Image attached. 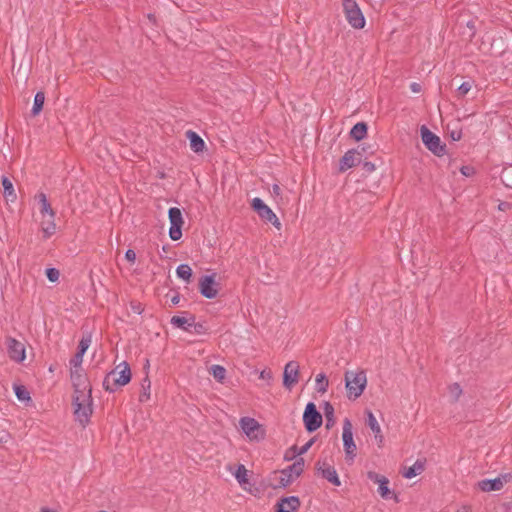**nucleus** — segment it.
<instances>
[{"mask_svg": "<svg viewBox=\"0 0 512 512\" xmlns=\"http://www.w3.org/2000/svg\"><path fill=\"white\" fill-rule=\"evenodd\" d=\"M361 157V152H359L358 150H348L340 160L339 171L344 172L356 166L358 163H360Z\"/></svg>", "mask_w": 512, "mask_h": 512, "instance_id": "18", "label": "nucleus"}, {"mask_svg": "<svg viewBox=\"0 0 512 512\" xmlns=\"http://www.w3.org/2000/svg\"><path fill=\"white\" fill-rule=\"evenodd\" d=\"M194 320L193 316H173L170 322L176 328L188 330L194 325Z\"/></svg>", "mask_w": 512, "mask_h": 512, "instance_id": "22", "label": "nucleus"}, {"mask_svg": "<svg viewBox=\"0 0 512 512\" xmlns=\"http://www.w3.org/2000/svg\"><path fill=\"white\" fill-rule=\"evenodd\" d=\"M176 274L180 279L189 282L192 276V269L187 264H181L177 267Z\"/></svg>", "mask_w": 512, "mask_h": 512, "instance_id": "32", "label": "nucleus"}, {"mask_svg": "<svg viewBox=\"0 0 512 512\" xmlns=\"http://www.w3.org/2000/svg\"><path fill=\"white\" fill-rule=\"evenodd\" d=\"M209 371L218 382H223L226 377V369L221 365H212Z\"/></svg>", "mask_w": 512, "mask_h": 512, "instance_id": "33", "label": "nucleus"}, {"mask_svg": "<svg viewBox=\"0 0 512 512\" xmlns=\"http://www.w3.org/2000/svg\"><path fill=\"white\" fill-rule=\"evenodd\" d=\"M40 229L43 233V238L45 239L50 238L52 235H54L57 230V226L55 223V214L43 217L41 216Z\"/></svg>", "mask_w": 512, "mask_h": 512, "instance_id": "19", "label": "nucleus"}, {"mask_svg": "<svg viewBox=\"0 0 512 512\" xmlns=\"http://www.w3.org/2000/svg\"><path fill=\"white\" fill-rule=\"evenodd\" d=\"M200 293L208 298L213 299L218 294V284L215 281L214 275H206L200 279L199 282Z\"/></svg>", "mask_w": 512, "mask_h": 512, "instance_id": "16", "label": "nucleus"}, {"mask_svg": "<svg viewBox=\"0 0 512 512\" xmlns=\"http://www.w3.org/2000/svg\"><path fill=\"white\" fill-rule=\"evenodd\" d=\"M37 199L40 204V215L42 217L55 214L54 210L52 209V207H51L50 203L48 202L47 197L44 193L38 194Z\"/></svg>", "mask_w": 512, "mask_h": 512, "instance_id": "26", "label": "nucleus"}, {"mask_svg": "<svg viewBox=\"0 0 512 512\" xmlns=\"http://www.w3.org/2000/svg\"><path fill=\"white\" fill-rule=\"evenodd\" d=\"M451 138L455 141L460 140L461 138V132L460 131H452L451 132Z\"/></svg>", "mask_w": 512, "mask_h": 512, "instance_id": "50", "label": "nucleus"}, {"mask_svg": "<svg viewBox=\"0 0 512 512\" xmlns=\"http://www.w3.org/2000/svg\"><path fill=\"white\" fill-rule=\"evenodd\" d=\"M259 378L266 381L268 385L271 384L272 380H273V374L271 372V370L269 369H264L262 370L260 373H259Z\"/></svg>", "mask_w": 512, "mask_h": 512, "instance_id": "41", "label": "nucleus"}, {"mask_svg": "<svg viewBox=\"0 0 512 512\" xmlns=\"http://www.w3.org/2000/svg\"><path fill=\"white\" fill-rule=\"evenodd\" d=\"M131 380V370L127 362L119 363L104 379V387L113 392L118 387L128 384Z\"/></svg>", "mask_w": 512, "mask_h": 512, "instance_id": "1", "label": "nucleus"}, {"mask_svg": "<svg viewBox=\"0 0 512 512\" xmlns=\"http://www.w3.org/2000/svg\"><path fill=\"white\" fill-rule=\"evenodd\" d=\"M151 397V382L148 377L144 378L141 384V392L139 395L140 402H147Z\"/></svg>", "mask_w": 512, "mask_h": 512, "instance_id": "28", "label": "nucleus"}, {"mask_svg": "<svg viewBox=\"0 0 512 512\" xmlns=\"http://www.w3.org/2000/svg\"><path fill=\"white\" fill-rule=\"evenodd\" d=\"M251 207L257 212L258 216L269 223H271L277 230H280L282 225L273 210L267 206L262 199L255 197L251 201Z\"/></svg>", "mask_w": 512, "mask_h": 512, "instance_id": "6", "label": "nucleus"}, {"mask_svg": "<svg viewBox=\"0 0 512 512\" xmlns=\"http://www.w3.org/2000/svg\"><path fill=\"white\" fill-rule=\"evenodd\" d=\"M171 301H172V304H173V305H177V304L179 303V296H174V297L171 299Z\"/></svg>", "mask_w": 512, "mask_h": 512, "instance_id": "53", "label": "nucleus"}, {"mask_svg": "<svg viewBox=\"0 0 512 512\" xmlns=\"http://www.w3.org/2000/svg\"><path fill=\"white\" fill-rule=\"evenodd\" d=\"M74 415L76 420L86 425L92 414V399L91 394L84 392L73 398Z\"/></svg>", "mask_w": 512, "mask_h": 512, "instance_id": "3", "label": "nucleus"}, {"mask_svg": "<svg viewBox=\"0 0 512 512\" xmlns=\"http://www.w3.org/2000/svg\"><path fill=\"white\" fill-rule=\"evenodd\" d=\"M168 217L170 221L169 236L172 240L177 241L182 237V226L184 220L182 212L177 207H172L168 211Z\"/></svg>", "mask_w": 512, "mask_h": 512, "instance_id": "9", "label": "nucleus"}, {"mask_svg": "<svg viewBox=\"0 0 512 512\" xmlns=\"http://www.w3.org/2000/svg\"><path fill=\"white\" fill-rule=\"evenodd\" d=\"M303 422L309 432H313L321 426L322 415L317 411L314 403L310 402L306 405Z\"/></svg>", "mask_w": 512, "mask_h": 512, "instance_id": "10", "label": "nucleus"}, {"mask_svg": "<svg viewBox=\"0 0 512 512\" xmlns=\"http://www.w3.org/2000/svg\"><path fill=\"white\" fill-rule=\"evenodd\" d=\"M364 168L369 171V172H372L375 170V165L371 162H365L364 163Z\"/></svg>", "mask_w": 512, "mask_h": 512, "instance_id": "49", "label": "nucleus"}, {"mask_svg": "<svg viewBox=\"0 0 512 512\" xmlns=\"http://www.w3.org/2000/svg\"><path fill=\"white\" fill-rule=\"evenodd\" d=\"M9 358L17 363H21L26 359L25 344L15 338L8 337L5 341Z\"/></svg>", "mask_w": 512, "mask_h": 512, "instance_id": "11", "label": "nucleus"}, {"mask_svg": "<svg viewBox=\"0 0 512 512\" xmlns=\"http://www.w3.org/2000/svg\"><path fill=\"white\" fill-rule=\"evenodd\" d=\"M422 142L432 153L441 156L445 153V145L441 143L440 138L431 132L426 126L420 129Z\"/></svg>", "mask_w": 512, "mask_h": 512, "instance_id": "8", "label": "nucleus"}, {"mask_svg": "<svg viewBox=\"0 0 512 512\" xmlns=\"http://www.w3.org/2000/svg\"><path fill=\"white\" fill-rule=\"evenodd\" d=\"M84 354L77 352L75 356L70 360V369H81Z\"/></svg>", "mask_w": 512, "mask_h": 512, "instance_id": "36", "label": "nucleus"}, {"mask_svg": "<svg viewBox=\"0 0 512 512\" xmlns=\"http://www.w3.org/2000/svg\"><path fill=\"white\" fill-rule=\"evenodd\" d=\"M91 344V336H85L83 337L80 342H79V347H78V352H80V354H85L87 349L89 348Z\"/></svg>", "mask_w": 512, "mask_h": 512, "instance_id": "37", "label": "nucleus"}, {"mask_svg": "<svg viewBox=\"0 0 512 512\" xmlns=\"http://www.w3.org/2000/svg\"><path fill=\"white\" fill-rule=\"evenodd\" d=\"M511 478L510 474H504L494 479H483L477 483V487L483 492L499 491Z\"/></svg>", "mask_w": 512, "mask_h": 512, "instance_id": "14", "label": "nucleus"}, {"mask_svg": "<svg viewBox=\"0 0 512 512\" xmlns=\"http://www.w3.org/2000/svg\"><path fill=\"white\" fill-rule=\"evenodd\" d=\"M300 506V501L296 496L282 498L277 503L276 512H296Z\"/></svg>", "mask_w": 512, "mask_h": 512, "instance_id": "20", "label": "nucleus"}, {"mask_svg": "<svg viewBox=\"0 0 512 512\" xmlns=\"http://www.w3.org/2000/svg\"><path fill=\"white\" fill-rule=\"evenodd\" d=\"M316 466L318 472L322 475L323 478H325L327 481H329L335 486L341 485V481L333 466H331L326 461H319Z\"/></svg>", "mask_w": 512, "mask_h": 512, "instance_id": "17", "label": "nucleus"}, {"mask_svg": "<svg viewBox=\"0 0 512 512\" xmlns=\"http://www.w3.org/2000/svg\"><path fill=\"white\" fill-rule=\"evenodd\" d=\"M304 470V460L299 458L288 468L284 469L280 473V483L283 486L291 484L297 477L301 475Z\"/></svg>", "mask_w": 512, "mask_h": 512, "instance_id": "12", "label": "nucleus"}, {"mask_svg": "<svg viewBox=\"0 0 512 512\" xmlns=\"http://www.w3.org/2000/svg\"><path fill=\"white\" fill-rule=\"evenodd\" d=\"M367 134V125L364 122H359L353 126L350 135L356 141L362 140Z\"/></svg>", "mask_w": 512, "mask_h": 512, "instance_id": "27", "label": "nucleus"}, {"mask_svg": "<svg viewBox=\"0 0 512 512\" xmlns=\"http://www.w3.org/2000/svg\"><path fill=\"white\" fill-rule=\"evenodd\" d=\"M187 137L190 141V147L194 152L198 153V152L203 151V149L205 147V143H204L203 139L197 133H195L193 131H188Z\"/></svg>", "mask_w": 512, "mask_h": 512, "instance_id": "24", "label": "nucleus"}, {"mask_svg": "<svg viewBox=\"0 0 512 512\" xmlns=\"http://www.w3.org/2000/svg\"><path fill=\"white\" fill-rule=\"evenodd\" d=\"M342 440L346 460L353 462L356 457V444L353 439L352 423L348 418L343 421Z\"/></svg>", "mask_w": 512, "mask_h": 512, "instance_id": "7", "label": "nucleus"}, {"mask_svg": "<svg viewBox=\"0 0 512 512\" xmlns=\"http://www.w3.org/2000/svg\"><path fill=\"white\" fill-rule=\"evenodd\" d=\"M324 414L327 421L326 426L329 428L334 424V408L329 402L324 404Z\"/></svg>", "mask_w": 512, "mask_h": 512, "instance_id": "35", "label": "nucleus"}, {"mask_svg": "<svg viewBox=\"0 0 512 512\" xmlns=\"http://www.w3.org/2000/svg\"><path fill=\"white\" fill-rule=\"evenodd\" d=\"M367 384L364 371H347L345 373V386L349 399L355 400L361 396Z\"/></svg>", "mask_w": 512, "mask_h": 512, "instance_id": "2", "label": "nucleus"}, {"mask_svg": "<svg viewBox=\"0 0 512 512\" xmlns=\"http://www.w3.org/2000/svg\"><path fill=\"white\" fill-rule=\"evenodd\" d=\"M456 512H470V508L468 506H462Z\"/></svg>", "mask_w": 512, "mask_h": 512, "instance_id": "51", "label": "nucleus"}, {"mask_svg": "<svg viewBox=\"0 0 512 512\" xmlns=\"http://www.w3.org/2000/svg\"><path fill=\"white\" fill-rule=\"evenodd\" d=\"M45 101V95L42 92H38L34 97V104L32 108V113L37 115L43 108Z\"/></svg>", "mask_w": 512, "mask_h": 512, "instance_id": "34", "label": "nucleus"}, {"mask_svg": "<svg viewBox=\"0 0 512 512\" xmlns=\"http://www.w3.org/2000/svg\"><path fill=\"white\" fill-rule=\"evenodd\" d=\"M239 427L249 441L259 442L265 437L263 426L252 417L240 418Z\"/></svg>", "mask_w": 512, "mask_h": 512, "instance_id": "4", "label": "nucleus"}, {"mask_svg": "<svg viewBox=\"0 0 512 512\" xmlns=\"http://www.w3.org/2000/svg\"><path fill=\"white\" fill-rule=\"evenodd\" d=\"M125 258L129 261L134 263L136 260V253L132 249H128L125 253Z\"/></svg>", "mask_w": 512, "mask_h": 512, "instance_id": "47", "label": "nucleus"}, {"mask_svg": "<svg viewBox=\"0 0 512 512\" xmlns=\"http://www.w3.org/2000/svg\"><path fill=\"white\" fill-rule=\"evenodd\" d=\"M367 424L370 427V429L372 430V432L374 433V437H375V440H376L378 446L382 447L383 443H384V436L382 434L381 427H380L376 417L370 411L367 413Z\"/></svg>", "mask_w": 512, "mask_h": 512, "instance_id": "21", "label": "nucleus"}, {"mask_svg": "<svg viewBox=\"0 0 512 512\" xmlns=\"http://www.w3.org/2000/svg\"><path fill=\"white\" fill-rule=\"evenodd\" d=\"M424 471V462L417 460L411 467L405 468L403 471V477L411 479L420 475Z\"/></svg>", "mask_w": 512, "mask_h": 512, "instance_id": "25", "label": "nucleus"}, {"mask_svg": "<svg viewBox=\"0 0 512 512\" xmlns=\"http://www.w3.org/2000/svg\"><path fill=\"white\" fill-rule=\"evenodd\" d=\"M233 475L235 476L239 485L244 490H247V486L249 485V478H248V470L246 469V467L242 464L238 465L235 472H233Z\"/></svg>", "mask_w": 512, "mask_h": 512, "instance_id": "23", "label": "nucleus"}, {"mask_svg": "<svg viewBox=\"0 0 512 512\" xmlns=\"http://www.w3.org/2000/svg\"><path fill=\"white\" fill-rule=\"evenodd\" d=\"M329 381L324 373H319L315 378V388L319 393H325L328 389Z\"/></svg>", "mask_w": 512, "mask_h": 512, "instance_id": "30", "label": "nucleus"}, {"mask_svg": "<svg viewBox=\"0 0 512 512\" xmlns=\"http://www.w3.org/2000/svg\"><path fill=\"white\" fill-rule=\"evenodd\" d=\"M2 186L4 189V196L9 200L14 201L16 199V194L14 191L13 183L10 181L8 177L2 178Z\"/></svg>", "mask_w": 512, "mask_h": 512, "instance_id": "29", "label": "nucleus"}, {"mask_svg": "<svg viewBox=\"0 0 512 512\" xmlns=\"http://www.w3.org/2000/svg\"><path fill=\"white\" fill-rule=\"evenodd\" d=\"M341 1L348 23L355 29H362L365 26V18L356 0Z\"/></svg>", "mask_w": 512, "mask_h": 512, "instance_id": "5", "label": "nucleus"}, {"mask_svg": "<svg viewBox=\"0 0 512 512\" xmlns=\"http://www.w3.org/2000/svg\"><path fill=\"white\" fill-rule=\"evenodd\" d=\"M300 367L295 361L288 362L283 371V386L291 390L299 381Z\"/></svg>", "mask_w": 512, "mask_h": 512, "instance_id": "13", "label": "nucleus"}, {"mask_svg": "<svg viewBox=\"0 0 512 512\" xmlns=\"http://www.w3.org/2000/svg\"><path fill=\"white\" fill-rule=\"evenodd\" d=\"M508 206H509L508 203H500L498 208H499V210L504 211L508 208Z\"/></svg>", "mask_w": 512, "mask_h": 512, "instance_id": "52", "label": "nucleus"}, {"mask_svg": "<svg viewBox=\"0 0 512 512\" xmlns=\"http://www.w3.org/2000/svg\"><path fill=\"white\" fill-rule=\"evenodd\" d=\"M270 193L273 197L275 198H279L280 200H282V197H281V188L279 187V185L277 184H274L272 186V188L270 189Z\"/></svg>", "mask_w": 512, "mask_h": 512, "instance_id": "44", "label": "nucleus"}, {"mask_svg": "<svg viewBox=\"0 0 512 512\" xmlns=\"http://www.w3.org/2000/svg\"><path fill=\"white\" fill-rule=\"evenodd\" d=\"M15 394L20 401H26L30 399L29 392L24 387L16 386Z\"/></svg>", "mask_w": 512, "mask_h": 512, "instance_id": "38", "label": "nucleus"}, {"mask_svg": "<svg viewBox=\"0 0 512 512\" xmlns=\"http://www.w3.org/2000/svg\"><path fill=\"white\" fill-rule=\"evenodd\" d=\"M460 172L462 173V175L469 177L475 173V170L471 166H463L461 167Z\"/></svg>", "mask_w": 512, "mask_h": 512, "instance_id": "45", "label": "nucleus"}, {"mask_svg": "<svg viewBox=\"0 0 512 512\" xmlns=\"http://www.w3.org/2000/svg\"><path fill=\"white\" fill-rule=\"evenodd\" d=\"M71 370V380L74 386V396H78L79 394H83L87 392L91 394V388L86 379V376L83 374L82 369H70Z\"/></svg>", "mask_w": 512, "mask_h": 512, "instance_id": "15", "label": "nucleus"}, {"mask_svg": "<svg viewBox=\"0 0 512 512\" xmlns=\"http://www.w3.org/2000/svg\"><path fill=\"white\" fill-rule=\"evenodd\" d=\"M312 444H313V440H309L307 443H305L303 446H301L298 449L297 454L302 455V454L306 453L310 449Z\"/></svg>", "mask_w": 512, "mask_h": 512, "instance_id": "46", "label": "nucleus"}, {"mask_svg": "<svg viewBox=\"0 0 512 512\" xmlns=\"http://www.w3.org/2000/svg\"><path fill=\"white\" fill-rule=\"evenodd\" d=\"M46 276L50 282H57L60 277V272L56 268H48L46 270Z\"/></svg>", "mask_w": 512, "mask_h": 512, "instance_id": "39", "label": "nucleus"}, {"mask_svg": "<svg viewBox=\"0 0 512 512\" xmlns=\"http://www.w3.org/2000/svg\"><path fill=\"white\" fill-rule=\"evenodd\" d=\"M378 493L385 500L393 498L394 495H393V492L389 488L388 478H386L385 480H382V482L378 485Z\"/></svg>", "mask_w": 512, "mask_h": 512, "instance_id": "31", "label": "nucleus"}, {"mask_svg": "<svg viewBox=\"0 0 512 512\" xmlns=\"http://www.w3.org/2000/svg\"><path fill=\"white\" fill-rule=\"evenodd\" d=\"M41 512H55V511H53V510H51L49 508H42Z\"/></svg>", "mask_w": 512, "mask_h": 512, "instance_id": "54", "label": "nucleus"}, {"mask_svg": "<svg viewBox=\"0 0 512 512\" xmlns=\"http://www.w3.org/2000/svg\"><path fill=\"white\" fill-rule=\"evenodd\" d=\"M367 477L369 480H371L372 482H374L377 485H379L382 482V480H385L387 478V477L380 475L374 471H369L367 473Z\"/></svg>", "mask_w": 512, "mask_h": 512, "instance_id": "40", "label": "nucleus"}, {"mask_svg": "<svg viewBox=\"0 0 512 512\" xmlns=\"http://www.w3.org/2000/svg\"><path fill=\"white\" fill-rule=\"evenodd\" d=\"M449 392L451 397H453V399L456 400L461 394V388L458 384H453L450 386Z\"/></svg>", "mask_w": 512, "mask_h": 512, "instance_id": "43", "label": "nucleus"}, {"mask_svg": "<svg viewBox=\"0 0 512 512\" xmlns=\"http://www.w3.org/2000/svg\"><path fill=\"white\" fill-rule=\"evenodd\" d=\"M410 88H411L412 92H414V93H419L421 90L420 84L415 83V82L410 85Z\"/></svg>", "mask_w": 512, "mask_h": 512, "instance_id": "48", "label": "nucleus"}, {"mask_svg": "<svg viewBox=\"0 0 512 512\" xmlns=\"http://www.w3.org/2000/svg\"><path fill=\"white\" fill-rule=\"evenodd\" d=\"M471 88H472L471 82H469V81L464 82L458 87V94L460 96H464L471 90Z\"/></svg>", "mask_w": 512, "mask_h": 512, "instance_id": "42", "label": "nucleus"}]
</instances>
